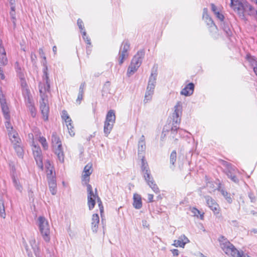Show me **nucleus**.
<instances>
[{
  "label": "nucleus",
  "mask_w": 257,
  "mask_h": 257,
  "mask_svg": "<svg viewBox=\"0 0 257 257\" xmlns=\"http://www.w3.org/2000/svg\"><path fill=\"white\" fill-rule=\"evenodd\" d=\"M39 54L41 57L44 59L43 62V80L39 84V92L41 97L40 101V108L41 111V113L43 115V119L45 120H48V114L49 112V108L48 104V95L50 90V84L49 82V77L47 72L48 67L46 64V58L45 56V53L43 49H39Z\"/></svg>",
  "instance_id": "obj_1"
},
{
  "label": "nucleus",
  "mask_w": 257,
  "mask_h": 257,
  "mask_svg": "<svg viewBox=\"0 0 257 257\" xmlns=\"http://www.w3.org/2000/svg\"><path fill=\"white\" fill-rule=\"evenodd\" d=\"M219 246L222 251L228 257H250L243 251L238 250L228 239L224 236H220L218 238Z\"/></svg>",
  "instance_id": "obj_2"
},
{
  "label": "nucleus",
  "mask_w": 257,
  "mask_h": 257,
  "mask_svg": "<svg viewBox=\"0 0 257 257\" xmlns=\"http://www.w3.org/2000/svg\"><path fill=\"white\" fill-rule=\"evenodd\" d=\"M141 160V170L146 182L155 193H159L160 192V190L157 184L155 183L153 177L151 174V171L147 162L145 160V157L142 156Z\"/></svg>",
  "instance_id": "obj_3"
},
{
  "label": "nucleus",
  "mask_w": 257,
  "mask_h": 257,
  "mask_svg": "<svg viewBox=\"0 0 257 257\" xmlns=\"http://www.w3.org/2000/svg\"><path fill=\"white\" fill-rule=\"evenodd\" d=\"M86 187L87 192V205L89 209L91 210L94 208L96 203V200H97L100 212L101 214L103 211V207L102 202L97 195L96 189H95V193H94L91 185L87 184Z\"/></svg>",
  "instance_id": "obj_4"
},
{
  "label": "nucleus",
  "mask_w": 257,
  "mask_h": 257,
  "mask_svg": "<svg viewBox=\"0 0 257 257\" xmlns=\"http://www.w3.org/2000/svg\"><path fill=\"white\" fill-rule=\"evenodd\" d=\"M157 75L158 74L156 70H153L152 71L151 74L149 79L148 84L144 100L145 103H147L152 99L156 86Z\"/></svg>",
  "instance_id": "obj_5"
},
{
  "label": "nucleus",
  "mask_w": 257,
  "mask_h": 257,
  "mask_svg": "<svg viewBox=\"0 0 257 257\" xmlns=\"http://www.w3.org/2000/svg\"><path fill=\"white\" fill-rule=\"evenodd\" d=\"M38 226L43 239L46 242H49L50 240V228L48 220L43 216H39L38 218Z\"/></svg>",
  "instance_id": "obj_6"
},
{
  "label": "nucleus",
  "mask_w": 257,
  "mask_h": 257,
  "mask_svg": "<svg viewBox=\"0 0 257 257\" xmlns=\"http://www.w3.org/2000/svg\"><path fill=\"white\" fill-rule=\"evenodd\" d=\"M52 144L55 154L57 155L58 160L61 163L64 161V155L60 138L56 133L52 135Z\"/></svg>",
  "instance_id": "obj_7"
},
{
  "label": "nucleus",
  "mask_w": 257,
  "mask_h": 257,
  "mask_svg": "<svg viewBox=\"0 0 257 257\" xmlns=\"http://www.w3.org/2000/svg\"><path fill=\"white\" fill-rule=\"evenodd\" d=\"M145 56V51L143 50H140L132 59L131 63L129 66L127 74L128 76L133 75L141 66L142 60Z\"/></svg>",
  "instance_id": "obj_8"
},
{
  "label": "nucleus",
  "mask_w": 257,
  "mask_h": 257,
  "mask_svg": "<svg viewBox=\"0 0 257 257\" xmlns=\"http://www.w3.org/2000/svg\"><path fill=\"white\" fill-rule=\"evenodd\" d=\"M115 121V112L110 110L106 114L104 123L103 132L105 137H107L112 130Z\"/></svg>",
  "instance_id": "obj_9"
},
{
  "label": "nucleus",
  "mask_w": 257,
  "mask_h": 257,
  "mask_svg": "<svg viewBox=\"0 0 257 257\" xmlns=\"http://www.w3.org/2000/svg\"><path fill=\"white\" fill-rule=\"evenodd\" d=\"M221 164L225 167L224 172L233 182L238 183L239 180L237 178V175L240 174V172L235 167H233L230 163L224 161H221Z\"/></svg>",
  "instance_id": "obj_10"
},
{
  "label": "nucleus",
  "mask_w": 257,
  "mask_h": 257,
  "mask_svg": "<svg viewBox=\"0 0 257 257\" xmlns=\"http://www.w3.org/2000/svg\"><path fill=\"white\" fill-rule=\"evenodd\" d=\"M29 138H32L33 140L32 142V151L33 152V155L35 161L36 162L37 165L38 166L41 168L43 169V164L42 161V151L40 148V147L36 145L34 141V135L33 134H29Z\"/></svg>",
  "instance_id": "obj_11"
},
{
  "label": "nucleus",
  "mask_w": 257,
  "mask_h": 257,
  "mask_svg": "<svg viewBox=\"0 0 257 257\" xmlns=\"http://www.w3.org/2000/svg\"><path fill=\"white\" fill-rule=\"evenodd\" d=\"M182 114V103L181 101H178L174 106V111L172 116L173 125L174 124L178 126L181 122Z\"/></svg>",
  "instance_id": "obj_12"
},
{
  "label": "nucleus",
  "mask_w": 257,
  "mask_h": 257,
  "mask_svg": "<svg viewBox=\"0 0 257 257\" xmlns=\"http://www.w3.org/2000/svg\"><path fill=\"white\" fill-rule=\"evenodd\" d=\"M130 47V44L127 41H124L122 42L118 54L119 64L121 65L123 63L124 60L127 58Z\"/></svg>",
  "instance_id": "obj_13"
},
{
  "label": "nucleus",
  "mask_w": 257,
  "mask_h": 257,
  "mask_svg": "<svg viewBox=\"0 0 257 257\" xmlns=\"http://www.w3.org/2000/svg\"><path fill=\"white\" fill-rule=\"evenodd\" d=\"M61 117L64 120L65 124L67 127L69 135L73 137L75 135L74 127L72 124V120L69 117L67 111L64 110L62 111Z\"/></svg>",
  "instance_id": "obj_14"
},
{
  "label": "nucleus",
  "mask_w": 257,
  "mask_h": 257,
  "mask_svg": "<svg viewBox=\"0 0 257 257\" xmlns=\"http://www.w3.org/2000/svg\"><path fill=\"white\" fill-rule=\"evenodd\" d=\"M245 1V0H230V6L234 12H237L241 16Z\"/></svg>",
  "instance_id": "obj_15"
},
{
  "label": "nucleus",
  "mask_w": 257,
  "mask_h": 257,
  "mask_svg": "<svg viewBox=\"0 0 257 257\" xmlns=\"http://www.w3.org/2000/svg\"><path fill=\"white\" fill-rule=\"evenodd\" d=\"M11 176L15 188L21 192L23 188L20 181V174L16 172L15 169H13L11 171Z\"/></svg>",
  "instance_id": "obj_16"
},
{
  "label": "nucleus",
  "mask_w": 257,
  "mask_h": 257,
  "mask_svg": "<svg viewBox=\"0 0 257 257\" xmlns=\"http://www.w3.org/2000/svg\"><path fill=\"white\" fill-rule=\"evenodd\" d=\"M203 19L210 28V31L211 32L216 31L217 30V27L214 23L211 18L209 16L208 14V10L207 8L203 9Z\"/></svg>",
  "instance_id": "obj_17"
},
{
  "label": "nucleus",
  "mask_w": 257,
  "mask_h": 257,
  "mask_svg": "<svg viewBox=\"0 0 257 257\" xmlns=\"http://www.w3.org/2000/svg\"><path fill=\"white\" fill-rule=\"evenodd\" d=\"M205 199L207 205H208L209 208L214 212V213H219L220 211V208L218 204L216 203L215 200L209 196H205Z\"/></svg>",
  "instance_id": "obj_18"
},
{
  "label": "nucleus",
  "mask_w": 257,
  "mask_h": 257,
  "mask_svg": "<svg viewBox=\"0 0 257 257\" xmlns=\"http://www.w3.org/2000/svg\"><path fill=\"white\" fill-rule=\"evenodd\" d=\"M0 103L5 119L6 120L10 119V115L9 114V108L7 103L5 97L3 94H0Z\"/></svg>",
  "instance_id": "obj_19"
},
{
  "label": "nucleus",
  "mask_w": 257,
  "mask_h": 257,
  "mask_svg": "<svg viewBox=\"0 0 257 257\" xmlns=\"http://www.w3.org/2000/svg\"><path fill=\"white\" fill-rule=\"evenodd\" d=\"M25 100L27 107L31 112L32 116L35 117L37 114V111L32 96L25 98Z\"/></svg>",
  "instance_id": "obj_20"
},
{
  "label": "nucleus",
  "mask_w": 257,
  "mask_h": 257,
  "mask_svg": "<svg viewBox=\"0 0 257 257\" xmlns=\"http://www.w3.org/2000/svg\"><path fill=\"white\" fill-rule=\"evenodd\" d=\"M190 242L189 239L184 235L180 236L177 239L174 241L173 245L175 247H180L184 248L185 244Z\"/></svg>",
  "instance_id": "obj_21"
},
{
  "label": "nucleus",
  "mask_w": 257,
  "mask_h": 257,
  "mask_svg": "<svg viewBox=\"0 0 257 257\" xmlns=\"http://www.w3.org/2000/svg\"><path fill=\"white\" fill-rule=\"evenodd\" d=\"M92 164L90 163H88L87 164L83 170V175H82V181L84 182L87 185L88 184V182L89 181V176L91 174L92 170Z\"/></svg>",
  "instance_id": "obj_22"
},
{
  "label": "nucleus",
  "mask_w": 257,
  "mask_h": 257,
  "mask_svg": "<svg viewBox=\"0 0 257 257\" xmlns=\"http://www.w3.org/2000/svg\"><path fill=\"white\" fill-rule=\"evenodd\" d=\"M255 12L256 10L247 1H245L242 9V14L241 16H244L245 14L249 16H254Z\"/></svg>",
  "instance_id": "obj_23"
},
{
  "label": "nucleus",
  "mask_w": 257,
  "mask_h": 257,
  "mask_svg": "<svg viewBox=\"0 0 257 257\" xmlns=\"http://www.w3.org/2000/svg\"><path fill=\"white\" fill-rule=\"evenodd\" d=\"M34 136L36 139H37L41 144L44 150H47L48 148V145L46 139L44 137L41 136V132L39 130L36 129L34 131Z\"/></svg>",
  "instance_id": "obj_24"
},
{
  "label": "nucleus",
  "mask_w": 257,
  "mask_h": 257,
  "mask_svg": "<svg viewBox=\"0 0 257 257\" xmlns=\"http://www.w3.org/2000/svg\"><path fill=\"white\" fill-rule=\"evenodd\" d=\"M178 129V126L173 124V125L171 127L170 131H169V139L173 143H176L178 140L177 137Z\"/></svg>",
  "instance_id": "obj_25"
},
{
  "label": "nucleus",
  "mask_w": 257,
  "mask_h": 257,
  "mask_svg": "<svg viewBox=\"0 0 257 257\" xmlns=\"http://www.w3.org/2000/svg\"><path fill=\"white\" fill-rule=\"evenodd\" d=\"M194 89V84L193 83H190L186 85V86L183 89H182L180 92V94L186 96H190L193 94Z\"/></svg>",
  "instance_id": "obj_26"
},
{
  "label": "nucleus",
  "mask_w": 257,
  "mask_h": 257,
  "mask_svg": "<svg viewBox=\"0 0 257 257\" xmlns=\"http://www.w3.org/2000/svg\"><path fill=\"white\" fill-rule=\"evenodd\" d=\"M133 205L137 209H140L142 207V197L140 194L137 193L134 194Z\"/></svg>",
  "instance_id": "obj_27"
},
{
  "label": "nucleus",
  "mask_w": 257,
  "mask_h": 257,
  "mask_svg": "<svg viewBox=\"0 0 257 257\" xmlns=\"http://www.w3.org/2000/svg\"><path fill=\"white\" fill-rule=\"evenodd\" d=\"M220 26L225 34L226 35V36L228 38H230V37L231 36L232 34V32L229 23L225 21L222 23H220Z\"/></svg>",
  "instance_id": "obj_28"
},
{
  "label": "nucleus",
  "mask_w": 257,
  "mask_h": 257,
  "mask_svg": "<svg viewBox=\"0 0 257 257\" xmlns=\"http://www.w3.org/2000/svg\"><path fill=\"white\" fill-rule=\"evenodd\" d=\"M8 135L13 144L21 143V140L18 134L14 130L8 132Z\"/></svg>",
  "instance_id": "obj_29"
},
{
  "label": "nucleus",
  "mask_w": 257,
  "mask_h": 257,
  "mask_svg": "<svg viewBox=\"0 0 257 257\" xmlns=\"http://www.w3.org/2000/svg\"><path fill=\"white\" fill-rule=\"evenodd\" d=\"M99 218L97 214H93L92 216L91 229L93 232H96L98 227Z\"/></svg>",
  "instance_id": "obj_30"
},
{
  "label": "nucleus",
  "mask_w": 257,
  "mask_h": 257,
  "mask_svg": "<svg viewBox=\"0 0 257 257\" xmlns=\"http://www.w3.org/2000/svg\"><path fill=\"white\" fill-rule=\"evenodd\" d=\"M30 244L33 249L36 257H41L40 255V249L38 243L34 238H32L30 240Z\"/></svg>",
  "instance_id": "obj_31"
},
{
  "label": "nucleus",
  "mask_w": 257,
  "mask_h": 257,
  "mask_svg": "<svg viewBox=\"0 0 257 257\" xmlns=\"http://www.w3.org/2000/svg\"><path fill=\"white\" fill-rule=\"evenodd\" d=\"M21 85L22 87L23 95L24 97V98L31 96L30 95V91L28 88L26 81L24 79H21Z\"/></svg>",
  "instance_id": "obj_32"
},
{
  "label": "nucleus",
  "mask_w": 257,
  "mask_h": 257,
  "mask_svg": "<svg viewBox=\"0 0 257 257\" xmlns=\"http://www.w3.org/2000/svg\"><path fill=\"white\" fill-rule=\"evenodd\" d=\"M50 191L52 195H55L57 193V184L56 178H51L48 180Z\"/></svg>",
  "instance_id": "obj_33"
},
{
  "label": "nucleus",
  "mask_w": 257,
  "mask_h": 257,
  "mask_svg": "<svg viewBox=\"0 0 257 257\" xmlns=\"http://www.w3.org/2000/svg\"><path fill=\"white\" fill-rule=\"evenodd\" d=\"M146 150V143L144 136L142 135L138 142V155H141Z\"/></svg>",
  "instance_id": "obj_34"
},
{
  "label": "nucleus",
  "mask_w": 257,
  "mask_h": 257,
  "mask_svg": "<svg viewBox=\"0 0 257 257\" xmlns=\"http://www.w3.org/2000/svg\"><path fill=\"white\" fill-rule=\"evenodd\" d=\"M13 147L17 154V155L20 158H22L23 155V149L21 146V143L13 144Z\"/></svg>",
  "instance_id": "obj_35"
},
{
  "label": "nucleus",
  "mask_w": 257,
  "mask_h": 257,
  "mask_svg": "<svg viewBox=\"0 0 257 257\" xmlns=\"http://www.w3.org/2000/svg\"><path fill=\"white\" fill-rule=\"evenodd\" d=\"M191 212L192 213L193 215L194 216H196L197 217H200L201 219H203V215L204 213H201L199 210L195 207H192L190 208Z\"/></svg>",
  "instance_id": "obj_36"
},
{
  "label": "nucleus",
  "mask_w": 257,
  "mask_h": 257,
  "mask_svg": "<svg viewBox=\"0 0 257 257\" xmlns=\"http://www.w3.org/2000/svg\"><path fill=\"white\" fill-rule=\"evenodd\" d=\"M219 190L220 191L222 195L225 197L228 203H231L232 201V200L230 194L222 189H219Z\"/></svg>",
  "instance_id": "obj_37"
},
{
  "label": "nucleus",
  "mask_w": 257,
  "mask_h": 257,
  "mask_svg": "<svg viewBox=\"0 0 257 257\" xmlns=\"http://www.w3.org/2000/svg\"><path fill=\"white\" fill-rule=\"evenodd\" d=\"M246 59L250 63V65L254 67V66H257V61L255 59L254 57L251 55H247Z\"/></svg>",
  "instance_id": "obj_38"
},
{
  "label": "nucleus",
  "mask_w": 257,
  "mask_h": 257,
  "mask_svg": "<svg viewBox=\"0 0 257 257\" xmlns=\"http://www.w3.org/2000/svg\"><path fill=\"white\" fill-rule=\"evenodd\" d=\"M82 34V37L83 40L85 41L86 44L88 45L87 46V48H88L89 46H91V42L90 39L87 36L86 32L85 30H83V31L81 32Z\"/></svg>",
  "instance_id": "obj_39"
},
{
  "label": "nucleus",
  "mask_w": 257,
  "mask_h": 257,
  "mask_svg": "<svg viewBox=\"0 0 257 257\" xmlns=\"http://www.w3.org/2000/svg\"><path fill=\"white\" fill-rule=\"evenodd\" d=\"M47 178L48 180L51 178H55V173H53V168L46 170Z\"/></svg>",
  "instance_id": "obj_40"
},
{
  "label": "nucleus",
  "mask_w": 257,
  "mask_h": 257,
  "mask_svg": "<svg viewBox=\"0 0 257 257\" xmlns=\"http://www.w3.org/2000/svg\"><path fill=\"white\" fill-rule=\"evenodd\" d=\"M177 153L176 151H173L170 155V163L174 166L176 161Z\"/></svg>",
  "instance_id": "obj_41"
},
{
  "label": "nucleus",
  "mask_w": 257,
  "mask_h": 257,
  "mask_svg": "<svg viewBox=\"0 0 257 257\" xmlns=\"http://www.w3.org/2000/svg\"><path fill=\"white\" fill-rule=\"evenodd\" d=\"M10 15L11 19L13 24L14 28H15L16 27V21H17V19L16 18V12H10Z\"/></svg>",
  "instance_id": "obj_42"
},
{
  "label": "nucleus",
  "mask_w": 257,
  "mask_h": 257,
  "mask_svg": "<svg viewBox=\"0 0 257 257\" xmlns=\"http://www.w3.org/2000/svg\"><path fill=\"white\" fill-rule=\"evenodd\" d=\"M214 15L216 16V17L220 21L221 23H222L223 22H225V21H224V17L223 15L222 14L220 13L219 11L217 12H215Z\"/></svg>",
  "instance_id": "obj_43"
},
{
  "label": "nucleus",
  "mask_w": 257,
  "mask_h": 257,
  "mask_svg": "<svg viewBox=\"0 0 257 257\" xmlns=\"http://www.w3.org/2000/svg\"><path fill=\"white\" fill-rule=\"evenodd\" d=\"M169 131L166 128V127H164L163 128V131L162 132L161 136V140L162 141H163L164 139L165 138L166 136L169 135Z\"/></svg>",
  "instance_id": "obj_44"
},
{
  "label": "nucleus",
  "mask_w": 257,
  "mask_h": 257,
  "mask_svg": "<svg viewBox=\"0 0 257 257\" xmlns=\"http://www.w3.org/2000/svg\"><path fill=\"white\" fill-rule=\"evenodd\" d=\"M5 125L8 132L14 130L13 127L10 122V119L6 120V121L5 122Z\"/></svg>",
  "instance_id": "obj_45"
},
{
  "label": "nucleus",
  "mask_w": 257,
  "mask_h": 257,
  "mask_svg": "<svg viewBox=\"0 0 257 257\" xmlns=\"http://www.w3.org/2000/svg\"><path fill=\"white\" fill-rule=\"evenodd\" d=\"M77 25L80 29L81 32L83 31V30H85L83 26V21L80 19H78L77 20Z\"/></svg>",
  "instance_id": "obj_46"
},
{
  "label": "nucleus",
  "mask_w": 257,
  "mask_h": 257,
  "mask_svg": "<svg viewBox=\"0 0 257 257\" xmlns=\"http://www.w3.org/2000/svg\"><path fill=\"white\" fill-rule=\"evenodd\" d=\"M85 88V83L83 82L81 84V85L79 87V93L84 94Z\"/></svg>",
  "instance_id": "obj_47"
},
{
  "label": "nucleus",
  "mask_w": 257,
  "mask_h": 257,
  "mask_svg": "<svg viewBox=\"0 0 257 257\" xmlns=\"http://www.w3.org/2000/svg\"><path fill=\"white\" fill-rule=\"evenodd\" d=\"M11 5L10 12H15V0H9Z\"/></svg>",
  "instance_id": "obj_48"
},
{
  "label": "nucleus",
  "mask_w": 257,
  "mask_h": 257,
  "mask_svg": "<svg viewBox=\"0 0 257 257\" xmlns=\"http://www.w3.org/2000/svg\"><path fill=\"white\" fill-rule=\"evenodd\" d=\"M83 94L78 93L77 98L76 99V102L80 104L81 103V101L83 99Z\"/></svg>",
  "instance_id": "obj_49"
},
{
  "label": "nucleus",
  "mask_w": 257,
  "mask_h": 257,
  "mask_svg": "<svg viewBox=\"0 0 257 257\" xmlns=\"http://www.w3.org/2000/svg\"><path fill=\"white\" fill-rule=\"evenodd\" d=\"M178 132H179V135L181 137L184 136L185 134H188V132H187L186 131H185L183 130H182V129H180L179 128L178 130Z\"/></svg>",
  "instance_id": "obj_50"
},
{
  "label": "nucleus",
  "mask_w": 257,
  "mask_h": 257,
  "mask_svg": "<svg viewBox=\"0 0 257 257\" xmlns=\"http://www.w3.org/2000/svg\"><path fill=\"white\" fill-rule=\"evenodd\" d=\"M45 166V168H46V170L53 168V167L52 166L50 162L49 161H47L46 162Z\"/></svg>",
  "instance_id": "obj_51"
},
{
  "label": "nucleus",
  "mask_w": 257,
  "mask_h": 257,
  "mask_svg": "<svg viewBox=\"0 0 257 257\" xmlns=\"http://www.w3.org/2000/svg\"><path fill=\"white\" fill-rule=\"evenodd\" d=\"M211 10L214 13V14L215 13V12H217L219 11L217 8V7L215 6V5L214 4H211Z\"/></svg>",
  "instance_id": "obj_52"
},
{
  "label": "nucleus",
  "mask_w": 257,
  "mask_h": 257,
  "mask_svg": "<svg viewBox=\"0 0 257 257\" xmlns=\"http://www.w3.org/2000/svg\"><path fill=\"white\" fill-rule=\"evenodd\" d=\"M154 198V195L152 194H148V200L149 202H153L154 201L153 200Z\"/></svg>",
  "instance_id": "obj_53"
},
{
  "label": "nucleus",
  "mask_w": 257,
  "mask_h": 257,
  "mask_svg": "<svg viewBox=\"0 0 257 257\" xmlns=\"http://www.w3.org/2000/svg\"><path fill=\"white\" fill-rule=\"evenodd\" d=\"M174 256H177L179 255V250L177 249H173L171 250Z\"/></svg>",
  "instance_id": "obj_54"
},
{
  "label": "nucleus",
  "mask_w": 257,
  "mask_h": 257,
  "mask_svg": "<svg viewBox=\"0 0 257 257\" xmlns=\"http://www.w3.org/2000/svg\"><path fill=\"white\" fill-rule=\"evenodd\" d=\"M248 196L251 200V202H253L255 201V196H254V195L252 193H249L248 194Z\"/></svg>",
  "instance_id": "obj_55"
},
{
  "label": "nucleus",
  "mask_w": 257,
  "mask_h": 257,
  "mask_svg": "<svg viewBox=\"0 0 257 257\" xmlns=\"http://www.w3.org/2000/svg\"><path fill=\"white\" fill-rule=\"evenodd\" d=\"M5 79V75L1 68L0 67V79L3 80Z\"/></svg>",
  "instance_id": "obj_56"
},
{
  "label": "nucleus",
  "mask_w": 257,
  "mask_h": 257,
  "mask_svg": "<svg viewBox=\"0 0 257 257\" xmlns=\"http://www.w3.org/2000/svg\"><path fill=\"white\" fill-rule=\"evenodd\" d=\"M253 71L254 73L255 74L256 76H257V65L255 66H254L253 68Z\"/></svg>",
  "instance_id": "obj_57"
},
{
  "label": "nucleus",
  "mask_w": 257,
  "mask_h": 257,
  "mask_svg": "<svg viewBox=\"0 0 257 257\" xmlns=\"http://www.w3.org/2000/svg\"><path fill=\"white\" fill-rule=\"evenodd\" d=\"M53 51L54 53V54H56V52H57V47L56 46H54L53 47Z\"/></svg>",
  "instance_id": "obj_58"
},
{
  "label": "nucleus",
  "mask_w": 257,
  "mask_h": 257,
  "mask_svg": "<svg viewBox=\"0 0 257 257\" xmlns=\"http://www.w3.org/2000/svg\"><path fill=\"white\" fill-rule=\"evenodd\" d=\"M251 233H257V229H252L250 230Z\"/></svg>",
  "instance_id": "obj_59"
},
{
  "label": "nucleus",
  "mask_w": 257,
  "mask_h": 257,
  "mask_svg": "<svg viewBox=\"0 0 257 257\" xmlns=\"http://www.w3.org/2000/svg\"><path fill=\"white\" fill-rule=\"evenodd\" d=\"M143 225L144 226H147V222L146 220L143 221Z\"/></svg>",
  "instance_id": "obj_60"
},
{
  "label": "nucleus",
  "mask_w": 257,
  "mask_h": 257,
  "mask_svg": "<svg viewBox=\"0 0 257 257\" xmlns=\"http://www.w3.org/2000/svg\"><path fill=\"white\" fill-rule=\"evenodd\" d=\"M46 250H47V252L50 254L51 253H50V250L48 248H47L46 249Z\"/></svg>",
  "instance_id": "obj_61"
},
{
  "label": "nucleus",
  "mask_w": 257,
  "mask_h": 257,
  "mask_svg": "<svg viewBox=\"0 0 257 257\" xmlns=\"http://www.w3.org/2000/svg\"><path fill=\"white\" fill-rule=\"evenodd\" d=\"M251 213H252V214H253V215H254V214H256V213H255L254 211H251Z\"/></svg>",
  "instance_id": "obj_62"
},
{
  "label": "nucleus",
  "mask_w": 257,
  "mask_h": 257,
  "mask_svg": "<svg viewBox=\"0 0 257 257\" xmlns=\"http://www.w3.org/2000/svg\"><path fill=\"white\" fill-rule=\"evenodd\" d=\"M252 2L255 3L257 2V0H250Z\"/></svg>",
  "instance_id": "obj_63"
},
{
  "label": "nucleus",
  "mask_w": 257,
  "mask_h": 257,
  "mask_svg": "<svg viewBox=\"0 0 257 257\" xmlns=\"http://www.w3.org/2000/svg\"><path fill=\"white\" fill-rule=\"evenodd\" d=\"M255 15H257V11H256V12L255 13Z\"/></svg>",
  "instance_id": "obj_64"
}]
</instances>
